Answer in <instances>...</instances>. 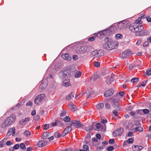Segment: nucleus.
Here are the masks:
<instances>
[{
    "label": "nucleus",
    "instance_id": "obj_1",
    "mask_svg": "<svg viewBox=\"0 0 151 151\" xmlns=\"http://www.w3.org/2000/svg\"><path fill=\"white\" fill-rule=\"evenodd\" d=\"M129 30L132 32H135L137 36H143L147 34V32L145 31L141 33V32L143 29L144 27L142 25L133 24L129 26Z\"/></svg>",
    "mask_w": 151,
    "mask_h": 151
},
{
    "label": "nucleus",
    "instance_id": "obj_2",
    "mask_svg": "<svg viewBox=\"0 0 151 151\" xmlns=\"http://www.w3.org/2000/svg\"><path fill=\"white\" fill-rule=\"evenodd\" d=\"M105 41V43L103 44V47L107 50L115 48L118 45L117 42H114L111 39L108 37H106Z\"/></svg>",
    "mask_w": 151,
    "mask_h": 151
},
{
    "label": "nucleus",
    "instance_id": "obj_3",
    "mask_svg": "<svg viewBox=\"0 0 151 151\" xmlns=\"http://www.w3.org/2000/svg\"><path fill=\"white\" fill-rule=\"evenodd\" d=\"M16 118L15 115L14 114L11 115L10 116L6 118L2 124L1 126L3 128H5L8 127L15 122Z\"/></svg>",
    "mask_w": 151,
    "mask_h": 151
},
{
    "label": "nucleus",
    "instance_id": "obj_4",
    "mask_svg": "<svg viewBox=\"0 0 151 151\" xmlns=\"http://www.w3.org/2000/svg\"><path fill=\"white\" fill-rule=\"evenodd\" d=\"M129 25V22L124 20L119 23L117 24V27L119 30H123L128 27Z\"/></svg>",
    "mask_w": 151,
    "mask_h": 151
},
{
    "label": "nucleus",
    "instance_id": "obj_5",
    "mask_svg": "<svg viewBox=\"0 0 151 151\" xmlns=\"http://www.w3.org/2000/svg\"><path fill=\"white\" fill-rule=\"evenodd\" d=\"M90 46H80L78 48V52L79 53H84L90 51Z\"/></svg>",
    "mask_w": 151,
    "mask_h": 151
},
{
    "label": "nucleus",
    "instance_id": "obj_6",
    "mask_svg": "<svg viewBox=\"0 0 151 151\" xmlns=\"http://www.w3.org/2000/svg\"><path fill=\"white\" fill-rule=\"evenodd\" d=\"M47 80L46 79H43L41 81L40 86L39 90L40 91H43L47 85Z\"/></svg>",
    "mask_w": 151,
    "mask_h": 151
},
{
    "label": "nucleus",
    "instance_id": "obj_7",
    "mask_svg": "<svg viewBox=\"0 0 151 151\" xmlns=\"http://www.w3.org/2000/svg\"><path fill=\"white\" fill-rule=\"evenodd\" d=\"M123 132V129L120 128L113 132V135L114 137L120 136Z\"/></svg>",
    "mask_w": 151,
    "mask_h": 151
},
{
    "label": "nucleus",
    "instance_id": "obj_8",
    "mask_svg": "<svg viewBox=\"0 0 151 151\" xmlns=\"http://www.w3.org/2000/svg\"><path fill=\"white\" fill-rule=\"evenodd\" d=\"M70 124L71 126H74L76 127L77 128H80L83 125V124L80 121L76 120L72 121Z\"/></svg>",
    "mask_w": 151,
    "mask_h": 151
},
{
    "label": "nucleus",
    "instance_id": "obj_9",
    "mask_svg": "<svg viewBox=\"0 0 151 151\" xmlns=\"http://www.w3.org/2000/svg\"><path fill=\"white\" fill-rule=\"evenodd\" d=\"M45 97V95H38L35 100V103L38 105L39 103Z\"/></svg>",
    "mask_w": 151,
    "mask_h": 151
},
{
    "label": "nucleus",
    "instance_id": "obj_10",
    "mask_svg": "<svg viewBox=\"0 0 151 151\" xmlns=\"http://www.w3.org/2000/svg\"><path fill=\"white\" fill-rule=\"evenodd\" d=\"M131 52L128 50H125L123 52L121 55V57L123 58H127L131 54Z\"/></svg>",
    "mask_w": 151,
    "mask_h": 151
},
{
    "label": "nucleus",
    "instance_id": "obj_11",
    "mask_svg": "<svg viewBox=\"0 0 151 151\" xmlns=\"http://www.w3.org/2000/svg\"><path fill=\"white\" fill-rule=\"evenodd\" d=\"M47 143V141H40L37 142V145L38 147H42L45 146Z\"/></svg>",
    "mask_w": 151,
    "mask_h": 151
},
{
    "label": "nucleus",
    "instance_id": "obj_12",
    "mask_svg": "<svg viewBox=\"0 0 151 151\" xmlns=\"http://www.w3.org/2000/svg\"><path fill=\"white\" fill-rule=\"evenodd\" d=\"M68 108L73 111H75L76 109V106L73 103L70 102L68 104Z\"/></svg>",
    "mask_w": 151,
    "mask_h": 151
},
{
    "label": "nucleus",
    "instance_id": "obj_13",
    "mask_svg": "<svg viewBox=\"0 0 151 151\" xmlns=\"http://www.w3.org/2000/svg\"><path fill=\"white\" fill-rule=\"evenodd\" d=\"M62 58L64 59L67 60L68 61H70L71 58L69 56L68 54L67 53H64L61 55Z\"/></svg>",
    "mask_w": 151,
    "mask_h": 151
},
{
    "label": "nucleus",
    "instance_id": "obj_14",
    "mask_svg": "<svg viewBox=\"0 0 151 151\" xmlns=\"http://www.w3.org/2000/svg\"><path fill=\"white\" fill-rule=\"evenodd\" d=\"M133 150L135 151H139L142 150L143 147L141 146L133 145L132 146Z\"/></svg>",
    "mask_w": 151,
    "mask_h": 151
},
{
    "label": "nucleus",
    "instance_id": "obj_15",
    "mask_svg": "<svg viewBox=\"0 0 151 151\" xmlns=\"http://www.w3.org/2000/svg\"><path fill=\"white\" fill-rule=\"evenodd\" d=\"M30 118L27 117L24 119H22L19 122V124L20 125L25 124L27 121H28L30 119Z\"/></svg>",
    "mask_w": 151,
    "mask_h": 151
},
{
    "label": "nucleus",
    "instance_id": "obj_16",
    "mask_svg": "<svg viewBox=\"0 0 151 151\" xmlns=\"http://www.w3.org/2000/svg\"><path fill=\"white\" fill-rule=\"evenodd\" d=\"M114 80L113 76L111 75L110 77L107 78L106 80V82L107 84H109L112 82Z\"/></svg>",
    "mask_w": 151,
    "mask_h": 151
},
{
    "label": "nucleus",
    "instance_id": "obj_17",
    "mask_svg": "<svg viewBox=\"0 0 151 151\" xmlns=\"http://www.w3.org/2000/svg\"><path fill=\"white\" fill-rule=\"evenodd\" d=\"M70 80L68 79L64 81L63 82L62 85L65 86H68L70 85V83H69Z\"/></svg>",
    "mask_w": 151,
    "mask_h": 151
},
{
    "label": "nucleus",
    "instance_id": "obj_18",
    "mask_svg": "<svg viewBox=\"0 0 151 151\" xmlns=\"http://www.w3.org/2000/svg\"><path fill=\"white\" fill-rule=\"evenodd\" d=\"M96 52L97 53V56L98 57L103 56L104 55V51L102 50H96Z\"/></svg>",
    "mask_w": 151,
    "mask_h": 151
},
{
    "label": "nucleus",
    "instance_id": "obj_19",
    "mask_svg": "<svg viewBox=\"0 0 151 151\" xmlns=\"http://www.w3.org/2000/svg\"><path fill=\"white\" fill-rule=\"evenodd\" d=\"M114 92V90L112 89L111 88L106 91L104 94H113Z\"/></svg>",
    "mask_w": 151,
    "mask_h": 151
},
{
    "label": "nucleus",
    "instance_id": "obj_20",
    "mask_svg": "<svg viewBox=\"0 0 151 151\" xmlns=\"http://www.w3.org/2000/svg\"><path fill=\"white\" fill-rule=\"evenodd\" d=\"M118 101L117 99H113L111 101V104L114 106H116L118 107Z\"/></svg>",
    "mask_w": 151,
    "mask_h": 151
},
{
    "label": "nucleus",
    "instance_id": "obj_21",
    "mask_svg": "<svg viewBox=\"0 0 151 151\" xmlns=\"http://www.w3.org/2000/svg\"><path fill=\"white\" fill-rule=\"evenodd\" d=\"M61 73L63 77L67 76L69 75V73L68 70H65L62 71Z\"/></svg>",
    "mask_w": 151,
    "mask_h": 151
},
{
    "label": "nucleus",
    "instance_id": "obj_22",
    "mask_svg": "<svg viewBox=\"0 0 151 151\" xmlns=\"http://www.w3.org/2000/svg\"><path fill=\"white\" fill-rule=\"evenodd\" d=\"M141 18L139 17L135 21L134 23V24H140L142 23V21H141Z\"/></svg>",
    "mask_w": 151,
    "mask_h": 151
},
{
    "label": "nucleus",
    "instance_id": "obj_23",
    "mask_svg": "<svg viewBox=\"0 0 151 151\" xmlns=\"http://www.w3.org/2000/svg\"><path fill=\"white\" fill-rule=\"evenodd\" d=\"M96 128L98 129L99 130L101 131L103 129V126L101 125L99 123H97L96 124Z\"/></svg>",
    "mask_w": 151,
    "mask_h": 151
},
{
    "label": "nucleus",
    "instance_id": "obj_24",
    "mask_svg": "<svg viewBox=\"0 0 151 151\" xmlns=\"http://www.w3.org/2000/svg\"><path fill=\"white\" fill-rule=\"evenodd\" d=\"M83 150H80L79 151H89L88 147L87 145H84L83 146Z\"/></svg>",
    "mask_w": 151,
    "mask_h": 151
},
{
    "label": "nucleus",
    "instance_id": "obj_25",
    "mask_svg": "<svg viewBox=\"0 0 151 151\" xmlns=\"http://www.w3.org/2000/svg\"><path fill=\"white\" fill-rule=\"evenodd\" d=\"M54 136L56 138H59L61 137V134H60L59 131H57L54 133Z\"/></svg>",
    "mask_w": 151,
    "mask_h": 151
},
{
    "label": "nucleus",
    "instance_id": "obj_26",
    "mask_svg": "<svg viewBox=\"0 0 151 151\" xmlns=\"http://www.w3.org/2000/svg\"><path fill=\"white\" fill-rule=\"evenodd\" d=\"M104 106V104L103 103H99L96 106V108L99 109L103 108Z\"/></svg>",
    "mask_w": 151,
    "mask_h": 151
},
{
    "label": "nucleus",
    "instance_id": "obj_27",
    "mask_svg": "<svg viewBox=\"0 0 151 151\" xmlns=\"http://www.w3.org/2000/svg\"><path fill=\"white\" fill-rule=\"evenodd\" d=\"M97 53L96 50L92 51L91 53V56L94 58H98Z\"/></svg>",
    "mask_w": 151,
    "mask_h": 151
},
{
    "label": "nucleus",
    "instance_id": "obj_28",
    "mask_svg": "<svg viewBox=\"0 0 151 151\" xmlns=\"http://www.w3.org/2000/svg\"><path fill=\"white\" fill-rule=\"evenodd\" d=\"M49 133L47 132H44L42 135V138L43 139H46L48 136Z\"/></svg>",
    "mask_w": 151,
    "mask_h": 151
},
{
    "label": "nucleus",
    "instance_id": "obj_29",
    "mask_svg": "<svg viewBox=\"0 0 151 151\" xmlns=\"http://www.w3.org/2000/svg\"><path fill=\"white\" fill-rule=\"evenodd\" d=\"M142 111L145 114H148L149 112V110L147 109H145L143 110H140L138 111V112L139 113H140V112H141Z\"/></svg>",
    "mask_w": 151,
    "mask_h": 151
},
{
    "label": "nucleus",
    "instance_id": "obj_30",
    "mask_svg": "<svg viewBox=\"0 0 151 151\" xmlns=\"http://www.w3.org/2000/svg\"><path fill=\"white\" fill-rule=\"evenodd\" d=\"M73 95H67L65 97L66 99L68 101H70L74 98Z\"/></svg>",
    "mask_w": 151,
    "mask_h": 151
},
{
    "label": "nucleus",
    "instance_id": "obj_31",
    "mask_svg": "<svg viewBox=\"0 0 151 151\" xmlns=\"http://www.w3.org/2000/svg\"><path fill=\"white\" fill-rule=\"evenodd\" d=\"M81 74V72L80 71H77L75 74V77L76 78H78L80 77Z\"/></svg>",
    "mask_w": 151,
    "mask_h": 151
},
{
    "label": "nucleus",
    "instance_id": "obj_32",
    "mask_svg": "<svg viewBox=\"0 0 151 151\" xmlns=\"http://www.w3.org/2000/svg\"><path fill=\"white\" fill-rule=\"evenodd\" d=\"M72 128L70 126H68L64 130L65 132H67V134L71 131Z\"/></svg>",
    "mask_w": 151,
    "mask_h": 151
},
{
    "label": "nucleus",
    "instance_id": "obj_33",
    "mask_svg": "<svg viewBox=\"0 0 151 151\" xmlns=\"http://www.w3.org/2000/svg\"><path fill=\"white\" fill-rule=\"evenodd\" d=\"M149 75H151V68L146 71L145 76H148Z\"/></svg>",
    "mask_w": 151,
    "mask_h": 151
},
{
    "label": "nucleus",
    "instance_id": "obj_34",
    "mask_svg": "<svg viewBox=\"0 0 151 151\" xmlns=\"http://www.w3.org/2000/svg\"><path fill=\"white\" fill-rule=\"evenodd\" d=\"M20 148L23 150H25L26 149L24 143H22L20 144Z\"/></svg>",
    "mask_w": 151,
    "mask_h": 151
},
{
    "label": "nucleus",
    "instance_id": "obj_35",
    "mask_svg": "<svg viewBox=\"0 0 151 151\" xmlns=\"http://www.w3.org/2000/svg\"><path fill=\"white\" fill-rule=\"evenodd\" d=\"M138 78H134L131 80V81L132 82L134 83H135L137 82H138Z\"/></svg>",
    "mask_w": 151,
    "mask_h": 151
},
{
    "label": "nucleus",
    "instance_id": "obj_36",
    "mask_svg": "<svg viewBox=\"0 0 151 151\" xmlns=\"http://www.w3.org/2000/svg\"><path fill=\"white\" fill-rule=\"evenodd\" d=\"M135 130L136 131H142L143 128L141 127H137L134 128Z\"/></svg>",
    "mask_w": 151,
    "mask_h": 151
},
{
    "label": "nucleus",
    "instance_id": "obj_37",
    "mask_svg": "<svg viewBox=\"0 0 151 151\" xmlns=\"http://www.w3.org/2000/svg\"><path fill=\"white\" fill-rule=\"evenodd\" d=\"M24 134L27 137H29L30 135V133L28 131H26L24 133Z\"/></svg>",
    "mask_w": 151,
    "mask_h": 151
},
{
    "label": "nucleus",
    "instance_id": "obj_38",
    "mask_svg": "<svg viewBox=\"0 0 151 151\" xmlns=\"http://www.w3.org/2000/svg\"><path fill=\"white\" fill-rule=\"evenodd\" d=\"M116 37L117 39H121L122 38V35L121 34H118L116 35Z\"/></svg>",
    "mask_w": 151,
    "mask_h": 151
},
{
    "label": "nucleus",
    "instance_id": "obj_39",
    "mask_svg": "<svg viewBox=\"0 0 151 151\" xmlns=\"http://www.w3.org/2000/svg\"><path fill=\"white\" fill-rule=\"evenodd\" d=\"M109 29H106L105 30H104L101 31V33H103V35H104V36L106 35L107 34V33L108 32H109Z\"/></svg>",
    "mask_w": 151,
    "mask_h": 151
},
{
    "label": "nucleus",
    "instance_id": "obj_40",
    "mask_svg": "<svg viewBox=\"0 0 151 151\" xmlns=\"http://www.w3.org/2000/svg\"><path fill=\"white\" fill-rule=\"evenodd\" d=\"M66 112L65 110H63V111L60 114V116H63L66 115Z\"/></svg>",
    "mask_w": 151,
    "mask_h": 151
},
{
    "label": "nucleus",
    "instance_id": "obj_41",
    "mask_svg": "<svg viewBox=\"0 0 151 151\" xmlns=\"http://www.w3.org/2000/svg\"><path fill=\"white\" fill-rule=\"evenodd\" d=\"M10 130L11 133H12V135H14L15 134V129L14 127H13L12 128H11L9 129Z\"/></svg>",
    "mask_w": 151,
    "mask_h": 151
},
{
    "label": "nucleus",
    "instance_id": "obj_42",
    "mask_svg": "<svg viewBox=\"0 0 151 151\" xmlns=\"http://www.w3.org/2000/svg\"><path fill=\"white\" fill-rule=\"evenodd\" d=\"M147 81H144L142 83L140 84H139L138 85V86L139 87H141V86H143L146 83L147 81Z\"/></svg>",
    "mask_w": 151,
    "mask_h": 151
},
{
    "label": "nucleus",
    "instance_id": "obj_43",
    "mask_svg": "<svg viewBox=\"0 0 151 151\" xmlns=\"http://www.w3.org/2000/svg\"><path fill=\"white\" fill-rule=\"evenodd\" d=\"M70 120V118L69 116H66L65 117L64 119V120L65 122H69Z\"/></svg>",
    "mask_w": 151,
    "mask_h": 151
},
{
    "label": "nucleus",
    "instance_id": "obj_44",
    "mask_svg": "<svg viewBox=\"0 0 151 151\" xmlns=\"http://www.w3.org/2000/svg\"><path fill=\"white\" fill-rule=\"evenodd\" d=\"M98 77V76L97 75H95L93 76L91 78V80H93V81H95Z\"/></svg>",
    "mask_w": 151,
    "mask_h": 151
},
{
    "label": "nucleus",
    "instance_id": "obj_45",
    "mask_svg": "<svg viewBox=\"0 0 151 151\" xmlns=\"http://www.w3.org/2000/svg\"><path fill=\"white\" fill-rule=\"evenodd\" d=\"M94 65L96 67H99L100 66V63L98 62H95Z\"/></svg>",
    "mask_w": 151,
    "mask_h": 151
},
{
    "label": "nucleus",
    "instance_id": "obj_46",
    "mask_svg": "<svg viewBox=\"0 0 151 151\" xmlns=\"http://www.w3.org/2000/svg\"><path fill=\"white\" fill-rule=\"evenodd\" d=\"M40 119V117L38 115H35V116L33 118V119L34 120L37 121L39 120Z\"/></svg>",
    "mask_w": 151,
    "mask_h": 151
},
{
    "label": "nucleus",
    "instance_id": "obj_47",
    "mask_svg": "<svg viewBox=\"0 0 151 151\" xmlns=\"http://www.w3.org/2000/svg\"><path fill=\"white\" fill-rule=\"evenodd\" d=\"M49 128V124H45L44 126L43 129L45 130H47Z\"/></svg>",
    "mask_w": 151,
    "mask_h": 151
},
{
    "label": "nucleus",
    "instance_id": "obj_48",
    "mask_svg": "<svg viewBox=\"0 0 151 151\" xmlns=\"http://www.w3.org/2000/svg\"><path fill=\"white\" fill-rule=\"evenodd\" d=\"M114 149V147L112 146H110L108 147L107 148V150L109 151H111Z\"/></svg>",
    "mask_w": 151,
    "mask_h": 151
},
{
    "label": "nucleus",
    "instance_id": "obj_49",
    "mask_svg": "<svg viewBox=\"0 0 151 151\" xmlns=\"http://www.w3.org/2000/svg\"><path fill=\"white\" fill-rule=\"evenodd\" d=\"M105 107L106 109H109L111 107L110 105L107 103L105 104Z\"/></svg>",
    "mask_w": 151,
    "mask_h": 151
},
{
    "label": "nucleus",
    "instance_id": "obj_50",
    "mask_svg": "<svg viewBox=\"0 0 151 151\" xmlns=\"http://www.w3.org/2000/svg\"><path fill=\"white\" fill-rule=\"evenodd\" d=\"M94 93V92L93 91H86V93H87L88 94H93Z\"/></svg>",
    "mask_w": 151,
    "mask_h": 151
},
{
    "label": "nucleus",
    "instance_id": "obj_51",
    "mask_svg": "<svg viewBox=\"0 0 151 151\" xmlns=\"http://www.w3.org/2000/svg\"><path fill=\"white\" fill-rule=\"evenodd\" d=\"M133 142V139L132 138H130L127 140V142L129 143H132Z\"/></svg>",
    "mask_w": 151,
    "mask_h": 151
},
{
    "label": "nucleus",
    "instance_id": "obj_52",
    "mask_svg": "<svg viewBox=\"0 0 151 151\" xmlns=\"http://www.w3.org/2000/svg\"><path fill=\"white\" fill-rule=\"evenodd\" d=\"M95 39V37L93 36L91 37L88 39V40L89 41H92Z\"/></svg>",
    "mask_w": 151,
    "mask_h": 151
},
{
    "label": "nucleus",
    "instance_id": "obj_53",
    "mask_svg": "<svg viewBox=\"0 0 151 151\" xmlns=\"http://www.w3.org/2000/svg\"><path fill=\"white\" fill-rule=\"evenodd\" d=\"M19 146L18 144H16L13 147V148L14 149L17 150L19 148Z\"/></svg>",
    "mask_w": 151,
    "mask_h": 151
},
{
    "label": "nucleus",
    "instance_id": "obj_54",
    "mask_svg": "<svg viewBox=\"0 0 151 151\" xmlns=\"http://www.w3.org/2000/svg\"><path fill=\"white\" fill-rule=\"evenodd\" d=\"M115 141L114 139H111L109 140V144H113L114 143Z\"/></svg>",
    "mask_w": 151,
    "mask_h": 151
},
{
    "label": "nucleus",
    "instance_id": "obj_55",
    "mask_svg": "<svg viewBox=\"0 0 151 151\" xmlns=\"http://www.w3.org/2000/svg\"><path fill=\"white\" fill-rule=\"evenodd\" d=\"M113 113L116 116H118L119 115L118 112L115 110H113Z\"/></svg>",
    "mask_w": 151,
    "mask_h": 151
},
{
    "label": "nucleus",
    "instance_id": "obj_56",
    "mask_svg": "<svg viewBox=\"0 0 151 151\" xmlns=\"http://www.w3.org/2000/svg\"><path fill=\"white\" fill-rule=\"evenodd\" d=\"M134 65L132 64L130 65L129 66V69L130 70H132L133 68H134Z\"/></svg>",
    "mask_w": 151,
    "mask_h": 151
},
{
    "label": "nucleus",
    "instance_id": "obj_57",
    "mask_svg": "<svg viewBox=\"0 0 151 151\" xmlns=\"http://www.w3.org/2000/svg\"><path fill=\"white\" fill-rule=\"evenodd\" d=\"M32 102L31 101H29L28 102V103H27L26 104V105L27 106H32Z\"/></svg>",
    "mask_w": 151,
    "mask_h": 151
},
{
    "label": "nucleus",
    "instance_id": "obj_58",
    "mask_svg": "<svg viewBox=\"0 0 151 151\" xmlns=\"http://www.w3.org/2000/svg\"><path fill=\"white\" fill-rule=\"evenodd\" d=\"M148 45V42L147 41L145 42L143 44V46L144 47H146Z\"/></svg>",
    "mask_w": 151,
    "mask_h": 151
},
{
    "label": "nucleus",
    "instance_id": "obj_59",
    "mask_svg": "<svg viewBox=\"0 0 151 151\" xmlns=\"http://www.w3.org/2000/svg\"><path fill=\"white\" fill-rule=\"evenodd\" d=\"M103 147H97L96 148V149L97 151H99L100 150H101L103 149Z\"/></svg>",
    "mask_w": 151,
    "mask_h": 151
},
{
    "label": "nucleus",
    "instance_id": "obj_60",
    "mask_svg": "<svg viewBox=\"0 0 151 151\" xmlns=\"http://www.w3.org/2000/svg\"><path fill=\"white\" fill-rule=\"evenodd\" d=\"M36 114V110H33L31 112V114L32 115L34 116Z\"/></svg>",
    "mask_w": 151,
    "mask_h": 151
},
{
    "label": "nucleus",
    "instance_id": "obj_61",
    "mask_svg": "<svg viewBox=\"0 0 151 151\" xmlns=\"http://www.w3.org/2000/svg\"><path fill=\"white\" fill-rule=\"evenodd\" d=\"M96 137L97 139H100L101 138V136L100 134H98L96 135Z\"/></svg>",
    "mask_w": 151,
    "mask_h": 151
},
{
    "label": "nucleus",
    "instance_id": "obj_62",
    "mask_svg": "<svg viewBox=\"0 0 151 151\" xmlns=\"http://www.w3.org/2000/svg\"><path fill=\"white\" fill-rule=\"evenodd\" d=\"M141 41H142L141 39H139L137 40V42H136V44L137 45L141 43Z\"/></svg>",
    "mask_w": 151,
    "mask_h": 151
},
{
    "label": "nucleus",
    "instance_id": "obj_63",
    "mask_svg": "<svg viewBox=\"0 0 151 151\" xmlns=\"http://www.w3.org/2000/svg\"><path fill=\"white\" fill-rule=\"evenodd\" d=\"M133 135V133L132 132H129L128 134V136L129 137H131Z\"/></svg>",
    "mask_w": 151,
    "mask_h": 151
},
{
    "label": "nucleus",
    "instance_id": "obj_64",
    "mask_svg": "<svg viewBox=\"0 0 151 151\" xmlns=\"http://www.w3.org/2000/svg\"><path fill=\"white\" fill-rule=\"evenodd\" d=\"M146 19L148 22H151V18L149 16L148 17H146Z\"/></svg>",
    "mask_w": 151,
    "mask_h": 151
}]
</instances>
